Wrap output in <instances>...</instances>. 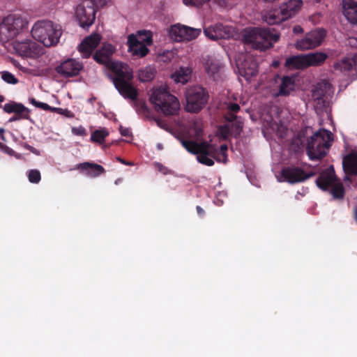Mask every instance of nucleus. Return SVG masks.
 Here are the masks:
<instances>
[{
  "label": "nucleus",
  "mask_w": 357,
  "mask_h": 357,
  "mask_svg": "<svg viewBox=\"0 0 357 357\" xmlns=\"http://www.w3.org/2000/svg\"><path fill=\"white\" fill-rule=\"evenodd\" d=\"M107 68L113 73L112 79L119 93L125 98L135 100L138 93L130 83L134 77L132 69L128 64L117 61L108 63Z\"/></svg>",
  "instance_id": "obj_1"
},
{
  "label": "nucleus",
  "mask_w": 357,
  "mask_h": 357,
  "mask_svg": "<svg viewBox=\"0 0 357 357\" xmlns=\"http://www.w3.org/2000/svg\"><path fill=\"white\" fill-rule=\"evenodd\" d=\"M26 15L21 12H13L0 16V43L5 44L17 38L27 29Z\"/></svg>",
  "instance_id": "obj_2"
},
{
  "label": "nucleus",
  "mask_w": 357,
  "mask_h": 357,
  "mask_svg": "<svg viewBox=\"0 0 357 357\" xmlns=\"http://www.w3.org/2000/svg\"><path fill=\"white\" fill-rule=\"evenodd\" d=\"M280 33L270 28L255 27L245 29L243 32V41L252 48L266 50L278 41Z\"/></svg>",
  "instance_id": "obj_3"
},
{
  "label": "nucleus",
  "mask_w": 357,
  "mask_h": 357,
  "mask_svg": "<svg viewBox=\"0 0 357 357\" xmlns=\"http://www.w3.org/2000/svg\"><path fill=\"white\" fill-rule=\"evenodd\" d=\"M333 141V134L326 129H319L307 138L306 152L312 160L322 159Z\"/></svg>",
  "instance_id": "obj_4"
},
{
  "label": "nucleus",
  "mask_w": 357,
  "mask_h": 357,
  "mask_svg": "<svg viewBox=\"0 0 357 357\" xmlns=\"http://www.w3.org/2000/svg\"><path fill=\"white\" fill-rule=\"evenodd\" d=\"M31 34L34 39L46 47L58 43L62 34L61 26L50 20H40L32 26Z\"/></svg>",
  "instance_id": "obj_5"
},
{
  "label": "nucleus",
  "mask_w": 357,
  "mask_h": 357,
  "mask_svg": "<svg viewBox=\"0 0 357 357\" xmlns=\"http://www.w3.org/2000/svg\"><path fill=\"white\" fill-rule=\"evenodd\" d=\"M186 103L184 109L190 113L199 112L208 103V91L200 85L189 86L185 92Z\"/></svg>",
  "instance_id": "obj_6"
},
{
  "label": "nucleus",
  "mask_w": 357,
  "mask_h": 357,
  "mask_svg": "<svg viewBox=\"0 0 357 357\" xmlns=\"http://www.w3.org/2000/svg\"><path fill=\"white\" fill-rule=\"evenodd\" d=\"M181 143L188 152L193 154H199L197 160L200 163L212 166L214 162L208 156L213 158L218 162L221 161V158L217 155L213 146L206 142L197 143L195 141L182 139H181Z\"/></svg>",
  "instance_id": "obj_7"
},
{
  "label": "nucleus",
  "mask_w": 357,
  "mask_h": 357,
  "mask_svg": "<svg viewBox=\"0 0 357 357\" xmlns=\"http://www.w3.org/2000/svg\"><path fill=\"white\" fill-rule=\"evenodd\" d=\"M317 186L322 190L331 188V193L335 199H342L344 195V187L341 181L337 178L333 167L331 165L322 172L316 181Z\"/></svg>",
  "instance_id": "obj_8"
},
{
  "label": "nucleus",
  "mask_w": 357,
  "mask_h": 357,
  "mask_svg": "<svg viewBox=\"0 0 357 357\" xmlns=\"http://www.w3.org/2000/svg\"><path fill=\"white\" fill-rule=\"evenodd\" d=\"M128 52L133 56L143 57L147 54V46L152 43V35L150 31H139L131 34L128 38Z\"/></svg>",
  "instance_id": "obj_9"
},
{
  "label": "nucleus",
  "mask_w": 357,
  "mask_h": 357,
  "mask_svg": "<svg viewBox=\"0 0 357 357\" xmlns=\"http://www.w3.org/2000/svg\"><path fill=\"white\" fill-rule=\"evenodd\" d=\"M158 109L165 116H174L180 109L178 100L169 93L166 86L158 87Z\"/></svg>",
  "instance_id": "obj_10"
},
{
  "label": "nucleus",
  "mask_w": 357,
  "mask_h": 357,
  "mask_svg": "<svg viewBox=\"0 0 357 357\" xmlns=\"http://www.w3.org/2000/svg\"><path fill=\"white\" fill-rule=\"evenodd\" d=\"M75 20L85 29L91 26L96 19V9L93 0H81L74 11Z\"/></svg>",
  "instance_id": "obj_11"
},
{
  "label": "nucleus",
  "mask_w": 357,
  "mask_h": 357,
  "mask_svg": "<svg viewBox=\"0 0 357 357\" xmlns=\"http://www.w3.org/2000/svg\"><path fill=\"white\" fill-rule=\"evenodd\" d=\"M326 36V31L324 29H316L307 33L303 38L297 40L295 47L301 51L314 49L322 44Z\"/></svg>",
  "instance_id": "obj_12"
},
{
  "label": "nucleus",
  "mask_w": 357,
  "mask_h": 357,
  "mask_svg": "<svg viewBox=\"0 0 357 357\" xmlns=\"http://www.w3.org/2000/svg\"><path fill=\"white\" fill-rule=\"evenodd\" d=\"M234 33V31L231 26L224 25L220 22L215 23L204 29L205 36L212 40L228 39L233 36Z\"/></svg>",
  "instance_id": "obj_13"
},
{
  "label": "nucleus",
  "mask_w": 357,
  "mask_h": 357,
  "mask_svg": "<svg viewBox=\"0 0 357 357\" xmlns=\"http://www.w3.org/2000/svg\"><path fill=\"white\" fill-rule=\"evenodd\" d=\"M15 52L22 57H34L41 53L42 48L34 41L26 40L13 43Z\"/></svg>",
  "instance_id": "obj_14"
},
{
  "label": "nucleus",
  "mask_w": 357,
  "mask_h": 357,
  "mask_svg": "<svg viewBox=\"0 0 357 357\" xmlns=\"http://www.w3.org/2000/svg\"><path fill=\"white\" fill-rule=\"evenodd\" d=\"M83 68V65L75 59H68L56 68V71L61 76L71 77L77 75Z\"/></svg>",
  "instance_id": "obj_15"
},
{
  "label": "nucleus",
  "mask_w": 357,
  "mask_h": 357,
  "mask_svg": "<svg viewBox=\"0 0 357 357\" xmlns=\"http://www.w3.org/2000/svg\"><path fill=\"white\" fill-rule=\"evenodd\" d=\"M101 38V36L96 33L86 37L78 46V50L82 56L89 57L100 43Z\"/></svg>",
  "instance_id": "obj_16"
},
{
  "label": "nucleus",
  "mask_w": 357,
  "mask_h": 357,
  "mask_svg": "<svg viewBox=\"0 0 357 357\" xmlns=\"http://www.w3.org/2000/svg\"><path fill=\"white\" fill-rule=\"evenodd\" d=\"M342 14L349 23L357 26V0H342Z\"/></svg>",
  "instance_id": "obj_17"
},
{
  "label": "nucleus",
  "mask_w": 357,
  "mask_h": 357,
  "mask_svg": "<svg viewBox=\"0 0 357 357\" xmlns=\"http://www.w3.org/2000/svg\"><path fill=\"white\" fill-rule=\"evenodd\" d=\"M302 4L301 0H289L282 3L279 9L283 19L287 20L294 16L301 8Z\"/></svg>",
  "instance_id": "obj_18"
},
{
  "label": "nucleus",
  "mask_w": 357,
  "mask_h": 357,
  "mask_svg": "<svg viewBox=\"0 0 357 357\" xmlns=\"http://www.w3.org/2000/svg\"><path fill=\"white\" fill-rule=\"evenodd\" d=\"M115 52V48L113 45L109 43L103 44L102 48L98 50L93 55L94 60L101 64L108 66V63L113 61L110 60V56Z\"/></svg>",
  "instance_id": "obj_19"
},
{
  "label": "nucleus",
  "mask_w": 357,
  "mask_h": 357,
  "mask_svg": "<svg viewBox=\"0 0 357 357\" xmlns=\"http://www.w3.org/2000/svg\"><path fill=\"white\" fill-rule=\"evenodd\" d=\"M241 75L249 79L255 77L258 73V64L251 57H248L239 68Z\"/></svg>",
  "instance_id": "obj_20"
},
{
  "label": "nucleus",
  "mask_w": 357,
  "mask_h": 357,
  "mask_svg": "<svg viewBox=\"0 0 357 357\" xmlns=\"http://www.w3.org/2000/svg\"><path fill=\"white\" fill-rule=\"evenodd\" d=\"M282 176L287 181L291 183L305 181L304 171L300 168L288 167L283 169Z\"/></svg>",
  "instance_id": "obj_21"
},
{
  "label": "nucleus",
  "mask_w": 357,
  "mask_h": 357,
  "mask_svg": "<svg viewBox=\"0 0 357 357\" xmlns=\"http://www.w3.org/2000/svg\"><path fill=\"white\" fill-rule=\"evenodd\" d=\"M342 165L347 174H357V154L351 153L345 156Z\"/></svg>",
  "instance_id": "obj_22"
},
{
  "label": "nucleus",
  "mask_w": 357,
  "mask_h": 357,
  "mask_svg": "<svg viewBox=\"0 0 357 357\" xmlns=\"http://www.w3.org/2000/svg\"><path fill=\"white\" fill-rule=\"evenodd\" d=\"M78 167L79 168L84 170L86 175L90 177L98 176L105 171L104 168L101 165L89 162L79 164Z\"/></svg>",
  "instance_id": "obj_23"
},
{
  "label": "nucleus",
  "mask_w": 357,
  "mask_h": 357,
  "mask_svg": "<svg viewBox=\"0 0 357 357\" xmlns=\"http://www.w3.org/2000/svg\"><path fill=\"white\" fill-rule=\"evenodd\" d=\"M305 55L307 67L320 66L324 63L328 57L326 54L320 52L309 53Z\"/></svg>",
  "instance_id": "obj_24"
},
{
  "label": "nucleus",
  "mask_w": 357,
  "mask_h": 357,
  "mask_svg": "<svg viewBox=\"0 0 357 357\" xmlns=\"http://www.w3.org/2000/svg\"><path fill=\"white\" fill-rule=\"evenodd\" d=\"M354 66H356V60H355V55L354 58H343L342 59L335 62L333 68L335 70L340 73H345L350 71Z\"/></svg>",
  "instance_id": "obj_25"
},
{
  "label": "nucleus",
  "mask_w": 357,
  "mask_h": 357,
  "mask_svg": "<svg viewBox=\"0 0 357 357\" xmlns=\"http://www.w3.org/2000/svg\"><path fill=\"white\" fill-rule=\"evenodd\" d=\"M294 78L289 76H285L282 79L281 83L279 86V91L277 93L278 96H287L294 89Z\"/></svg>",
  "instance_id": "obj_26"
},
{
  "label": "nucleus",
  "mask_w": 357,
  "mask_h": 357,
  "mask_svg": "<svg viewBox=\"0 0 357 357\" xmlns=\"http://www.w3.org/2000/svg\"><path fill=\"white\" fill-rule=\"evenodd\" d=\"M138 79L141 82H149L152 81L155 76V69L154 66H148L139 69L137 72Z\"/></svg>",
  "instance_id": "obj_27"
},
{
  "label": "nucleus",
  "mask_w": 357,
  "mask_h": 357,
  "mask_svg": "<svg viewBox=\"0 0 357 357\" xmlns=\"http://www.w3.org/2000/svg\"><path fill=\"white\" fill-rule=\"evenodd\" d=\"M328 86V82L324 81L322 83L318 84L315 89L312 91V98L314 100L317 102V105H322L323 106L325 105V89Z\"/></svg>",
  "instance_id": "obj_28"
},
{
  "label": "nucleus",
  "mask_w": 357,
  "mask_h": 357,
  "mask_svg": "<svg viewBox=\"0 0 357 357\" xmlns=\"http://www.w3.org/2000/svg\"><path fill=\"white\" fill-rule=\"evenodd\" d=\"M204 67L207 74L211 76L218 73L221 68L218 61L210 56L204 58Z\"/></svg>",
  "instance_id": "obj_29"
},
{
  "label": "nucleus",
  "mask_w": 357,
  "mask_h": 357,
  "mask_svg": "<svg viewBox=\"0 0 357 357\" xmlns=\"http://www.w3.org/2000/svg\"><path fill=\"white\" fill-rule=\"evenodd\" d=\"M191 73L192 70L190 68L181 67L172 75V77L174 79L175 82L183 84L187 83L190 79Z\"/></svg>",
  "instance_id": "obj_30"
},
{
  "label": "nucleus",
  "mask_w": 357,
  "mask_h": 357,
  "mask_svg": "<svg viewBox=\"0 0 357 357\" xmlns=\"http://www.w3.org/2000/svg\"><path fill=\"white\" fill-rule=\"evenodd\" d=\"M285 65L296 69L307 68L305 55L292 56L286 60Z\"/></svg>",
  "instance_id": "obj_31"
},
{
  "label": "nucleus",
  "mask_w": 357,
  "mask_h": 357,
  "mask_svg": "<svg viewBox=\"0 0 357 357\" xmlns=\"http://www.w3.org/2000/svg\"><path fill=\"white\" fill-rule=\"evenodd\" d=\"M185 29L186 26L180 24L172 26L169 31L170 38L176 42L183 41Z\"/></svg>",
  "instance_id": "obj_32"
},
{
  "label": "nucleus",
  "mask_w": 357,
  "mask_h": 357,
  "mask_svg": "<svg viewBox=\"0 0 357 357\" xmlns=\"http://www.w3.org/2000/svg\"><path fill=\"white\" fill-rule=\"evenodd\" d=\"M262 19L269 24H275L285 21L282 14L280 13V9L266 13L263 15Z\"/></svg>",
  "instance_id": "obj_33"
},
{
  "label": "nucleus",
  "mask_w": 357,
  "mask_h": 357,
  "mask_svg": "<svg viewBox=\"0 0 357 357\" xmlns=\"http://www.w3.org/2000/svg\"><path fill=\"white\" fill-rule=\"evenodd\" d=\"M109 135V131L105 128H102L93 131L91 135V141L98 144H102L105 139Z\"/></svg>",
  "instance_id": "obj_34"
},
{
  "label": "nucleus",
  "mask_w": 357,
  "mask_h": 357,
  "mask_svg": "<svg viewBox=\"0 0 357 357\" xmlns=\"http://www.w3.org/2000/svg\"><path fill=\"white\" fill-rule=\"evenodd\" d=\"M3 110L7 113H21L26 110V107L21 104L10 102L4 105Z\"/></svg>",
  "instance_id": "obj_35"
},
{
  "label": "nucleus",
  "mask_w": 357,
  "mask_h": 357,
  "mask_svg": "<svg viewBox=\"0 0 357 357\" xmlns=\"http://www.w3.org/2000/svg\"><path fill=\"white\" fill-rule=\"evenodd\" d=\"M176 53L174 50H166L162 53L158 54V63H169L175 56Z\"/></svg>",
  "instance_id": "obj_36"
},
{
  "label": "nucleus",
  "mask_w": 357,
  "mask_h": 357,
  "mask_svg": "<svg viewBox=\"0 0 357 357\" xmlns=\"http://www.w3.org/2000/svg\"><path fill=\"white\" fill-rule=\"evenodd\" d=\"M184 40H192L197 38L201 33V29H195L190 26H186L185 29Z\"/></svg>",
  "instance_id": "obj_37"
},
{
  "label": "nucleus",
  "mask_w": 357,
  "mask_h": 357,
  "mask_svg": "<svg viewBox=\"0 0 357 357\" xmlns=\"http://www.w3.org/2000/svg\"><path fill=\"white\" fill-rule=\"evenodd\" d=\"M2 79L10 84H16L18 82V79L8 71H3L1 73Z\"/></svg>",
  "instance_id": "obj_38"
},
{
  "label": "nucleus",
  "mask_w": 357,
  "mask_h": 357,
  "mask_svg": "<svg viewBox=\"0 0 357 357\" xmlns=\"http://www.w3.org/2000/svg\"><path fill=\"white\" fill-rule=\"evenodd\" d=\"M29 102L33 105L34 107H38V108H40L43 110H46V111H52V109L53 107H50L49 105H47V103H45V102H39V101H37L35 98H29Z\"/></svg>",
  "instance_id": "obj_39"
},
{
  "label": "nucleus",
  "mask_w": 357,
  "mask_h": 357,
  "mask_svg": "<svg viewBox=\"0 0 357 357\" xmlns=\"http://www.w3.org/2000/svg\"><path fill=\"white\" fill-rule=\"evenodd\" d=\"M28 177L31 183H37L40 180V173L38 170L32 169L29 171Z\"/></svg>",
  "instance_id": "obj_40"
},
{
  "label": "nucleus",
  "mask_w": 357,
  "mask_h": 357,
  "mask_svg": "<svg viewBox=\"0 0 357 357\" xmlns=\"http://www.w3.org/2000/svg\"><path fill=\"white\" fill-rule=\"evenodd\" d=\"M183 2L186 6L199 8L202 6L204 3L209 2V0H183Z\"/></svg>",
  "instance_id": "obj_41"
},
{
  "label": "nucleus",
  "mask_w": 357,
  "mask_h": 357,
  "mask_svg": "<svg viewBox=\"0 0 357 357\" xmlns=\"http://www.w3.org/2000/svg\"><path fill=\"white\" fill-rule=\"evenodd\" d=\"M227 150V146L226 144H223L220 146V151H216V154L218 157L221 158V161L223 162H226L227 161V154L226 151Z\"/></svg>",
  "instance_id": "obj_42"
},
{
  "label": "nucleus",
  "mask_w": 357,
  "mask_h": 357,
  "mask_svg": "<svg viewBox=\"0 0 357 357\" xmlns=\"http://www.w3.org/2000/svg\"><path fill=\"white\" fill-rule=\"evenodd\" d=\"M71 131L72 133L75 135L82 137L86 135V130L82 126H79L78 127H73Z\"/></svg>",
  "instance_id": "obj_43"
},
{
  "label": "nucleus",
  "mask_w": 357,
  "mask_h": 357,
  "mask_svg": "<svg viewBox=\"0 0 357 357\" xmlns=\"http://www.w3.org/2000/svg\"><path fill=\"white\" fill-rule=\"evenodd\" d=\"M231 129V128L230 124H226L224 126L220 127V132L221 136L225 139L228 137V136L230 134Z\"/></svg>",
  "instance_id": "obj_44"
},
{
  "label": "nucleus",
  "mask_w": 357,
  "mask_h": 357,
  "mask_svg": "<svg viewBox=\"0 0 357 357\" xmlns=\"http://www.w3.org/2000/svg\"><path fill=\"white\" fill-rule=\"evenodd\" d=\"M52 111L56 112L59 114H63L69 118H73L74 116L73 113L68 109H63L59 107H53Z\"/></svg>",
  "instance_id": "obj_45"
},
{
  "label": "nucleus",
  "mask_w": 357,
  "mask_h": 357,
  "mask_svg": "<svg viewBox=\"0 0 357 357\" xmlns=\"http://www.w3.org/2000/svg\"><path fill=\"white\" fill-rule=\"evenodd\" d=\"M302 144L303 142L299 137L295 138L291 142V149L294 151H298L301 149Z\"/></svg>",
  "instance_id": "obj_46"
},
{
  "label": "nucleus",
  "mask_w": 357,
  "mask_h": 357,
  "mask_svg": "<svg viewBox=\"0 0 357 357\" xmlns=\"http://www.w3.org/2000/svg\"><path fill=\"white\" fill-rule=\"evenodd\" d=\"M149 102L153 105L155 107L156 106V91L154 88L151 89L149 93Z\"/></svg>",
  "instance_id": "obj_47"
},
{
  "label": "nucleus",
  "mask_w": 357,
  "mask_h": 357,
  "mask_svg": "<svg viewBox=\"0 0 357 357\" xmlns=\"http://www.w3.org/2000/svg\"><path fill=\"white\" fill-rule=\"evenodd\" d=\"M119 130L121 135L132 139V133L129 128L120 126Z\"/></svg>",
  "instance_id": "obj_48"
},
{
  "label": "nucleus",
  "mask_w": 357,
  "mask_h": 357,
  "mask_svg": "<svg viewBox=\"0 0 357 357\" xmlns=\"http://www.w3.org/2000/svg\"><path fill=\"white\" fill-rule=\"evenodd\" d=\"M228 112L236 113L240 110V106L237 103H229L227 105Z\"/></svg>",
  "instance_id": "obj_49"
},
{
  "label": "nucleus",
  "mask_w": 357,
  "mask_h": 357,
  "mask_svg": "<svg viewBox=\"0 0 357 357\" xmlns=\"http://www.w3.org/2000/svg\"><path fill=\"white\" fill-rule=\"evenodd\" d=\"M93 1L97 7L102 8L111 3L112 0H93Z\"/></svg>",
  "instance_id": "obj_50"
},
{
  "label": "nucleus",
  "mask_w": 357,
  "mask_h": 357,
  "mask_svg": "<svg viewBox=\"0 0 357 357\" xmlns=\"http://www.w3.org/2000/svg\"><path fill=\"white\" fill-rule=\"evenodd\" d=\"M235 114L236 113L228 112V113L226 114L225 116V119L230 123H233L234 121L237 119V116H236Z\"/></svg>",
  "instance_id": "obj_51"
},
{
  "label": "nucleus",
  "mask_w": 357,
  "mask_h": 357,
  "mask_svg": "<svg viewBox=\"0 0 357 357\" xmlns=\"http://www.w3.org/2000/svg\"><path fill=\"white\" fill-rule=\"evenodd\" d=\"M231 128L232 129L234 127L236 128V130L238 133H239L243 128V123L240 121H236L235 123H231L230 125Z\"/></svg>",
  "instance_id": "obj_52"
},
{
  "label": "nucleus",
  "mask_w": 357,
  "mask_h": 357,
  "mask_svg": "<svg viewBox=\"0 0 357 357\" xmlns=\"http://www.w3.org/2000/svg\"><path fill=\"white\" fill-rule=\"evenodd\" d=\"M228 1L229 0H209V1H212L220 7H225L228 3Z\"/></svg>",
  "instance_id": "obj_53"
},
{
  "label": "nucleus",
  "mask_w": 357,
  "mask_h": 357,
  "mask_svg": "<svg viewBox=\"0 0 357 357\" xmlns=\"http://www.w3.org/2000/svg\"><path fill=\"white\" fill-rule=\"evenodd\" d=\"M293 31L294 33L297 34V33H301L303 32V28L299 26V25H296L294 27L293 29Z\"/></svg>",
  "instance_id": "obj_54"
},
{
  "label": "nucleus",
  "mask_w": 357,
  "mask_h": 357,
  "mask_svg": "<svg viewBox=\"0 0 357 357\" xmlns=\"http://www.w3.org/2000/svg\"><path fill=\"white\" fill-rule=\"evenodd\" d=\"M349 43L351 46L357 47V38H349Z\"/></svg>",
  "instance_id": "obj_55"
},
{
  "label": "nucleus",
  "mask_w": 357,
  "mask_h": 357,
  "mask_svg": "<svg viewBox=\"0 0 357 357\" xmlns=\"http://www.w3.org/2000/svg\"><path fill=\"white\" fill-rule=\"evenodd\" d=\"M4 129L0 128V146L1 145V141L5 140V137L3 136Z\"/></svg>",
  "instance_id": "obj_56"
},
{
  "label": "nucleus",
  "mask_w": 357,
  "mask_h": 357,
  "mask_svg": "<svg viewBox=\"0 0 357 357\" xmlns=\"http://www.w3.org/2000/svg\"><path fill=\"white\" fill-rule=\"evenodd\" d=\"M157 123H158V126L162 127L165 130H169V127L167 126H166L165 124L162 123V122H160V121L159 119H158Z\"/></svg>",
  "instance_id": "obj_57"
},
{
  "label": "nucleus",
  "mask_w": 357,
  "mask_h": 357,
  "mask_svg": "<svg viewBox=\"0 0 357 357\" xmlns=\"http://www.w3.org/2000/svg\"><path fill=\"white\" fill-rule=\"evenodd\" d=\"M315 174H315V172H310V173H308V174H305V173L304 172V178H305V180H306V179H307V178H310V177H312V176H314Z\"/></svg>",
  "instance_id": "obj_58"
},
{
  "label": "nucleus",
  "mask_w": 357,
  "mask_h": 357,
  "mask_svg": "<svg viewBox=\"0 0 357 357\" xmlns=\"http://www.w3.org/2000/svg\"><path fill=\"white\" fill-rule=\"evenodd\" d=\"M3 151L9 155H12L14 153L13 150L10 149L9 147H5L3 149Z\"/></svg>",
  "instance_id": "obj_59"
},
{
  "label": "nucleus",
  "mask_w": 357,
  "mask_h": 357,
  "mask_svg": "<svg viewBox=\"0 0 357 357\" xmlns=\"http://www.w3.org/2000/svg\"><path fill=\"white\" fill-rule=\"evenodd\" d=\"M308 132H312V128L310 127H307L305 128V129L304 130H303L301 132L304 134V132H305L306 134L308 133Z\"/></svg>",
  "instance_id": "obj_60"
},
{
  "label": "nucleus",
  "mask_w": 357,
  "mask_h": 357,
  "mask_svg": "<svg viewBox=\"0 0 357 357\" xmlns=\"http://www.w3.org/2000/svg\"><path fill=\"white\" fill-rule=\"evenodd\" d=\"M197 212L199 214H203L204 213V211H203V209L200 206H197Z\"/></svg>",
  "instance_id": "obj_61"
},
{
  "label": "nucleus",
  "mask_w": 357,
  "mask_h": 357,
  "mask_svg": "<svg viewBox=\"0 0 357 357\" xmlns=\"http://www.w3.org/2000/svg\"><path fill=\"white\" fill-rule=\"evenodd\" d=\"M200 132H201V130H200V129H199L197 131H196V135H197V136H199V134H200Z\"/></svg>",
  "instance_id": "obj_62"
},
{
  "label": "nucleus",
  "mask_w": 357,
  "mask_h": 357,
  "mask_svg": "<svg viewBox=\"0 0 357 357\" xmlns=\"http://www.w3.org/2000/svg\"><path fill=\"white\" fill-rule=\"evenodd\" d=\"M117 160H118L119 161H120L121 163H123V164H124V160H123L121 159L120 158H117Z\"/></svg>",
  "instance_id": "obj_63"
},
{
  "label": "nucleus",
  "mask_w": 357,
  "mask_h": 357,
  "mask_svg": "<svg viewBox=\"0 0 357 357\" xmlns=\"http://www.w3.org/2000/svg\"><path fill=\"white\" fill-rule=\"evenodd\" d=\"M355 219L357 221V208L355 211Z\"/></svg>",
  "instance_id": "obj_64"
}]
</instances>
